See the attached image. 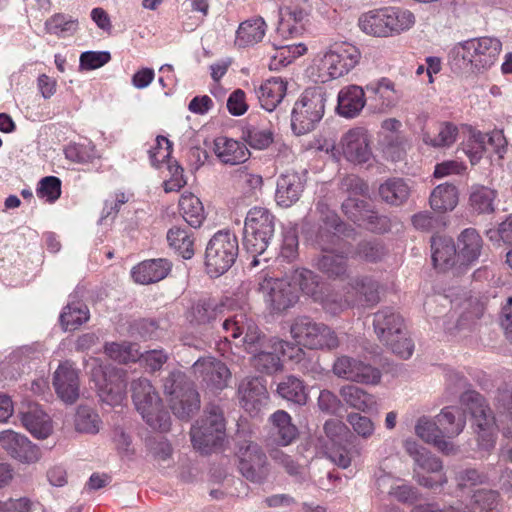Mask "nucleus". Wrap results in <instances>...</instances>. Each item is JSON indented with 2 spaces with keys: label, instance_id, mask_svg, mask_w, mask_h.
I'll use <instances>...</instances> for the list:
<instances>
[{
  "label": "nucleus",
  "instance_id": "1",
  "mask_svg": "<svg viewBox=\"0 0 512 512\" xmlns=\"http://www.w3.org/2000/svg\"><path fill=\"white\" fill-rule=\"evenodd\" d=\"M354 235V228L341 222L335 213H329L325 218V227L318 235L321 255L315 259V267L328 278L345 277L348 271V256L343 251L341 237L350 238Z\"/></svg>",
  "mask_w": 512,
  "mask_h": 512
},
{
  "label": "nucleus",
  "instance_id": "2",
  "mask_svg": "<svg viewBox=\"0 0 512 512\" xmlns=\"http://www.w3.org/2000/svg\"><path fill=\"white\" fill-rule=\"evenodd\" d=\"M504 397L509 401L507 405L508 413L502 416L499 424H497L491 409L480 393L469 390L462 393L460 397L461 405L469 411L477 426L479 446L485 450L494 447L499 427H501L505 441L512 439V399L508 393H505Z\"/></svg>",
  "mask_w": 512,
  "mask_h": 512
},
{
  "label": "nucleus",
  "instance_id": "3",
  "mask_svg": "<svg viewBox=\"0 0 512 512\" xmlns=\"http://www.w3.org/2000/svg\"><path fill=\"white\" fill-rule=\"evenodd\" d=\"M502 43L496 37L483 36L456 43L449 52L455 70L468 74H481L498 60Z\"/></svg>",
  "mask_w": 512,
  "mask_h": 512
},
{
  "label": "nucleus",
  "instance_id": "4",
  "mask_svg": "<svg viewBox=\"0 0 512 512\" xmlns=\"http://www.w3.org/2000/svg\"><path fill=\"white\" fill-rule=\"evenodd\" d=\"M276 217L265 207L255 206L247 212L244 221L243 246L252 256L250 267H257L267 258H261L275 233Z\"/></svg>",
  "mask_w": 512,
  "mask_h": 512
},
{
  "label": "nucleus",
  "instance_id": "5",
  "mask_svg": "<svg viewBox=\"0 0 512 512\" xmlns=\"http://www.w3.org/2000/svg\"><path fill=\"white\" fill-rule=\"evenodd\" d=\"M414 14L401 7L374 9L360 16L358 25L367 35L389 37L408 31L415 24Z\"/></svg>",
  "mask_w": 512,
  "mask_h": 512
},
{
  "label": "nucleus",
  "instance_id": "6",
  "mask_svg": "<svg viewBox=\"0 0 512 512\" xmlns=\"http://www.w3.org/2000/svg\"><path fill=\"white\" fill-rule=\"evenodd\" d=\"M374 331L385 346L400 358L407 359L413 353L412 341L406 337L402 316L391 307H385L373 315Z\"/></svg>",
  "mask_w": 512,
  "mask_h": 512
},
{
  "label": "nucleus",
  "instance_id": "7",
  "mask_svg": "<svg viewBox=\"0 0 512 512\" xmlns=\"http://www.w3.org/2000/svg\"><path fill=\"white\" fill-rule=\"evenodd\" d=\"M132 399L136 410L153 429L168 431L171 425L169 412L147 378H138L131 383Z\"/></svg>",
  "mask_w": 512,
  "mask_h": 512
},
{
  "label": "nucleus",
  "instance_id": "8",
  "mask_svg": "<svg viewBox=\"0 0 512 512\" xmlns=\"http://www.w3.org/2000/svg\"><path fill=\"white\" fill-rule=\"evenodd\" d=\"M326 94L322 87L306 89L294 104L291 114V128L296 135L314 130L325 112Z\"/></svg>",
  "mask_w": 512,
  "mask_h": 512
},
{
  "label": "nucleus",
  "instance_id": "9",
  "mask_svg": "<svg viewBox=\"0 0 512 512\" xmlns=\"http://www.w3.org/2000/svg\"><path fill=\"white\" fill-rule=\"evenodd\" d=\"M239 252L236 235L228 230L215 233L207 244L205 265L208 274L218 277L234 264Z\"/></svg>",
  "mask_w": 512,
  "mask_h": 512
},
{
  "label": "nucleus",
  "instance_id": "10",
  "mask_svg": "<svg viewBox=\"0 0 512 512\" xmlns=\"http://www.w3.org/2000/svg\"><path fill=\"white\" fill-rule=\"evenodd\" d=\"M87 366L101 401L110 406L121 404L127 388L126 371L103 367L98 359H92Z\"/></svg>",
  "mask_w": 512,
  "mask_h": 512
},
{
  "label": "nucleus",
  "instance_id": "11",
  "mask_svg": "<svg viewBox=\"0 0 512 512\" xmlns=\"http://www.w3.org/2000/svg\"><path fill=\"white\" fill-rule=\"evenodd\" d=\"M290 334L294 341L309 349H336L340 342L336 333L327 325L315 322L308 316L293 320Z\"/></svg>",
  "mask_w": 512,
  "mask_h": 512
},
{
  "label": "nucleus",
  "instance_id": "12",
  "mask_svg": "<svg viewBox=\"0 0 512 512\" xmlns=\"http://www.w3.org/2000/svg\"><path fill=\"white\" fill-rule=\"evenodd\" d=\"M190 435L193 446L204 453L219 445L225 437V420L220 407L210 405L201 423L192 426Z\"/></svg>",
  "mask_w": 512,
  "mask_h": 512
},
{
  "label": "nucleus",
  "instance_id": "13",
  "mask_svg": "<svg viewBox=\"0 0 512 512\" xmlns=\"http://www.w3.org/2000/svg\"><path fill=\"white\" fill-rule=\"evenodd\" d=\"M222 328L226 335V340L239 339V343L250 353H256L269 343V339L263 335L254 321L244 313H237L232 317L225 319Z\"/></svg>",
  "mask_w": 512,
  "mask_h": 512
},
{
  "label": "nucleus",
  "instance_id": "14",
  "mask_svg": "<svg viewBox=\"0 0 512 512\" xmlns=\"http://www.w3.org/2000/svg\"><path fill=\"white\" fill-rule=\"evenodd\" d=\"M238 470L250 482L263 483L270 472V465L263 449L255 442H239L236 453Z\"/></svg>",
  "mask_w": 512,
  "mask_h": 512
},
{
  "label": "nucleus",
  "instance_id": "15",
  "mask_svg": "<svg viewBox=\"0 0 512 512\" xmlns=\"http://www.w3.org/2000/svg\"><path fill=\"white\" fill-rule=\"evenodd\" d=\"M361 57L358 48L347 42L332 44L322 55L319 69L337 79L352 70Z\"/></svg>",
  "mask_w": 512,
  "mask_h": 512
},
{
  "label": "nucleus",
  "instance_id": "16",
  "mask_svg": "<svg viewBox=\"0 0 512 512\" xmlns=\"http://www.w3.org/2000/svg\"><path fill=\"white\" fill-rule=\"evenodd\" d=\"M259 291L262 292L266 304L275 312L285 311L298 301V293L290 279L264 277L259 282Z\"/></svg>",
  "mask_w": 512,
  "mask_h": 512
},
{
  "label": "nucleus",
  "instance_id": "17",
  "mask_svg": "<svg viewBox=\"0 0 512 512\" xmlns=\"http://www.w3.org/2000/svg\"><path fill=\"white\" fill-rule=\"evenodd\" d=\"M332 372L338 378L366 384H376L381 378V373L377 368L348 355H340L335 358Z\"/></svg>",
  "mask_w": 512,
  "mask_h": 512
},
{
  "label": "nucleus",
  "instance_id": "18",
  "mask_svg": "<svg viewBox=\"0 0 512 512\" xmlns=\"http://www.w3.org/2000/svg\"><path fill=\"white\" fill-rule=\"evenodd\" d=\"M192 371L197 379H200L212 390H222L228 385L231 373L228 367L214 357L198 359L192 366Z\"/></svg>",
  "mask_w": 512,
  "mask_h": 512
},
{
  "label": "nucleus",
  "instance_id": "19",
  "mask_svg": "<svg viewBox=\"0 0 512 512\" xmlns=\"http://www.w3.org/2000/svg\"><path fill=\"white\" fill-rule=\"evenodd\" d=\"M342 210L351 221L359 226H365L375 232L386 230V218L378 216L371 206L362 199L348 196L342 203Z\"/></svg>",
  "mask_w": 512,
  "mask_h": 512
},
{
  "label": "nucleus",
  "instance_id": "20",
  "mask_svg": "<svg viewBox=\"0 0 512 512\" xmlns=\"http://www.w3.org/2000/svg\"><path fill=\"white\" fill-rule=\"evenodd\" d=\"M57 396L66 404H74L80 395L79 371L70 361L59 364L53 375Z\"/></svg>",
  "mask_w": 512,
  "mask_h": 512
},
{
  "label": "nucleus",
  "instance_id": "21",
  "mask_svg": "<svg viewBox=\"0 0 512 512\" xmlns=\"http://www.w3.org/2000/svg\"><path fill=\"white\" fill-rule=\"evenodd\" d=\"M0 445L11 457L21 462L33 463L40 458L39 449L25 435L10 429L0 432Z\"/></svg>",
  "mask_w": 512,
  "mask_h": 512
},
{
  "label": "nucleus",
  "instance_id": "22",
  "mask_svg": "<svg viewBox=\"0 0 512 512\" xmlns=\"http://www.w3.org/2000/svg\"><path fill=\"white\" fill-rule=\"evenodd\" d=\"M344 157L353 163H366L371 158L367 131L357 127L346 132L341 139Z\"/></svg>",
  "mask_w": 512,
  "mask_h": 512
},
{
  "label": "nucleus",
  "instance_id": "23",
  "mask_svg": "<svg viewBox=\"0 0 512 512\" xmlns=\"http://www.w3.org/2000/svg\"><path fill=\"white\" fill-rule=\"evenodd\" d=\"M376 488L379 494L387 495L402 504L412 505L419 499L416 487L389 474H382L377 477Z\"/></svg>",
  "mask_w": 512,
  "mask_h": 512
},
{
  "label": "nucleus",
  "instance_id": "24",
  "mask_svg": "<svg viewBox=\"0 0 512 512\" xmlns=\"http://www.w3.org/2000/svg\"><path fill=\"white\" fill-rule=\"evenodd\" d=\"M285 346L288 343L277 339L269 338V343L258 352L252 354V365L260 372L273 374L281 369L280 355L285 353Z\"/></svg>",
  "mask_w": 512,
  "mask_h": 512
},
{
  "label": "nucleus",
  "instance_id": "25",
  "mask_svg": "<svg viewBox=\"0 0 512 512\" xmlns=\"http://www.w3.org/2000/svg\"><path fill=\"white\" fill-rule=\"evenodd\" d=\"M19 415L23 426L34 437L45 439L52 433V421L37 403H28L23 406Z\"/></svg>",
  "mask_w": 512,
  "mask_h": 512
},
{
  "label": "nucleus",
  "instance_id": "26",
  "mask_svg": "<svg viewBox=\"0 0 512 512\" xmlns=\"http://www.w3.org/2000/svg\"><path fill=\"white\" fill-rule=\"evenodd\" d=\"M304 189L303 181L296 172H286L277 179L276 203L281 207H290L296 203Z\"/></svg>",
  "mask_w": 512,
  "mask_h": 512
},
{
  "label": "nucleus",
  "instance_id": "27",
  "mask_svg": "<svg viewBox=\"0 0 512 512\" xmlns=\"http://www.w3.org/2000/svg\"><path fill=\"white\" fill-rule=\"evenodd\" d=\"M213 151L219 161L225 165L242 164L250 157V151L244 143L224 136L214 140Z\"/></svg>",
  "mask_w": 512,
  "mask_h": 512
},
{
  "label": "nucleus",
  "instance_id": "28",
  "mask_svg": "<svg viewBox=\"0 0 512 512\" xmlns=\"http://www.w3.org/2000/svg\"><path fill=\"white\" fill-rule=\"evenodd\" d=\"M238 393L242 406L253 411L267 403L268 392L264 381L259 377H247L239 385Z\"/></svg>",
  "mask_w": 512,
  "mask_h": 512
},
{
  "label": "nucleus",
  "instance_id": "29",
  "mask_svg": "<svg viewBox=\"0 0 512 512\" xmlns=\"http://www.w3.org/2000/svg\"><path fill=\"white\" fill-rule=\"evenodd\" d=\"M285 10L288 18L281 20L278 31L282 34L287 32L291 36L302 33L312 10L308 0H297L286 6Z\"/></svg>",
  "mask_w": 512,
  "mask_h": 512
},
{
  "label": "nucleus",
  "instance_id": "30",
  "mask_svg": "<svg viewBox=\"0 0 512 512\" xmlns=\"http://www.w3.org/2000/svg\"><path fill=\"white\" fill-rule=\"evenodd\" d=\"M366 90L374 95V109L378 112H386L395 107L401 97L400 92L395 88V84L387 78L368 84Z\"/></svg>",
  "mask_w": 512,
  "mask_h": 512
},
{
  "label": "nucleus",
  "instance_id": "31",
  "mask_svg": "<svg viewBox=\"0 0 512 512\" xmlns=\"http://www.w3.org/2000/svg\"><path fill=\"white\" fill-rule=\"evenodd\" d=\"M171 270V263L166 259L146 260L135 266L132 277L140 284H150L164 279Z\"/></svg>",
  "mask_w": 512,
  "mask_h": 512
},
{
  "label": "nucleus",
  "instance_id": "32",
  "mask_svg": "<svg viewBox=\"0 0 512 512\" xmlns=\"http://www.w3.org/2000/svg\"><path fill=\"white\" fill-rule=\"evenodd\" d=\"M366 103L363 88L356 85L344 87L338 94L337 111L346 118L356 117Z\"/></svg>",
  "mask_w": 512,
  "mask_h": 512
},
{
  "label": "nucleus",
  "instance_id": "33",
  "mask_svg": "<svg viewBox=\"0 0 512 512\" xmlns=\"http://www.w3.org/2000/svg\"><path fill=\"white\" fill-rule=\"evenodd\" d=\"M498 193L495 189L481 184L469 188V208L477 215H489L495 212Z\"/></svg>",
  "mask_w": 512,
  "mask_h": 512
},
{
  "label": "nucleus",
  "instance_id": "34",
  "mask_svg": "<svg viewBox=\"0 0 512 512\" xmlns=\"http://www.w3.org/2000/svg\"><path fill=\"white\" fill-rule=\"evenodd\" d=\"M286 83L281 78H271L256 90L260 105L265 110L273 111L286 95Z\"/></svg>",
  "mask_w": 512,
  "mask_h": 512
},
{
  "label": "nucleus",
  "instance_id": "35",
  "mask_svg": "<svg viewBox=\"0 0 512 512\" xmlns=\"http://www.w3.org/2000/svg\"><path fill=\"white\" fill-rule=\"evenodd\" d=\"M415 432L418 437L427 443L434 444L443 453L451 454L454 451L452 443L443 438L437 420L421 417L415 426Z\"/></svg>",
  "mask_w": 512,
  "mask_h": 512
},
{
  "label": "nucleus",
  "instance_id": "36",
  "mask_svg": "<svg viewBox=\"0 0 512 512\" xmlns=\"http://www.w3.org/2000/svg\"><path fill=\"white\" fill-rule=\"evenodd\" d=\"M432 261L436 268L445 270L454 265L457 249L449 237L434 236L431 239Z\"/></svg>",
  "mask_w": 512,
  "mask_h": 512
},
{
  "label": "nucleus",
  "instance_id": "37",
  "mask_svg": "<svg viewBox=\"0 0 512 512\" xmlns=\"http://www.w3.org/2000/svg\"><path fill=\"white\" fill-rule=\"evenodd\" d=\"M170 408L179 419H189L200 408V397L195 388H188L169 398Z\"/></svg>",
  "mask_w": 512,
  "mask_h": 512
},
{
  "label": "nucleus",
  "instance_id": "38",
  "mask_svg": "<svg viewBox=\"0 0 512 512\" xmlns=\"http://www.w3.org/2000/svg\"><path fill=\"white\" fill-rule=\"evenodd\" d=\"M443 438L455 437L459 435L465 425V413L458 407H445L436 416Z\"/></svg>",
  "mask_w": 512,
  "mask_h": 512
},
{
  "label": "nucleus",
  "instance_id": "39",
  "mask_svg": "<svg viewBox=\"0 0 512 512\" xmlns=\"http://www.w3.org/2000/svg\"><path fill=\"white\" fill-rule=\"evenodd\" d=\"M289 279L293 287L298 286L299 289L314 301L322 299V290L319 277L311 270L305 268H297L292 271Z\"/></svg>",
  "mask_w": 512,
  "mask_h": 512
},
{
  "label": "nucleus",
  "instance_id": "40",
  "mask_svg": "<svg viewBox=\"0 0 512 512\" xmlns=\"http://www.w3.org/2000/svg\"><path fill=\"white\" fill-rule=\"evenodd\" d=\"M266 32V23L262 18L242 22L237 31L235 45L240 48L253 46L260 42Z\"/></svg>",
  "mask_w": 512,
  "mask_h": 512
},
{
  "label": "nucleus",
  "instance_id": "41",
  "mask_svg": "<svg viewBox=\"0 0 512 512\" xmlns=\"http://www.w3.org/2000/svg\"><path fill=\"white\" fill-rule=\"evenodd\" d=\"M404 448L409 456L414 460L415 468H420L428 473H439L443 465L439 458L432 455L425 448L421 447L414 440H406Z\"/></svg>",
  "mask_w": 512,
  "mask_h": 512
},
{
  "label": "nucleus",
  "instance_id": "42",
  "mask_svg": "<svg viewBox=\"0 0 512 512\" xmlns=\"http://www.w3.org/2000/svg\"><path fill=\"white\" fill-rule=\"evenodd\" d=\"M457 258L472 263L478 259L482 249V238L473 228L465 229L458 237Z\"/></svg>",
  "mask_w": 512,
  "mask_h": 512
},
{
  "label": "nucleus",
  "instance_id": "43",
  "mask_svg": "<svg viewBox=\"0 0 512 512\" xmlns=\"http://www.w3.org/2000/svg\"><path fill=\"white\" fill-rule=\"evenodd\" d=\"M458 204V189L451 183L436 186L430 195V205L434 211L453 210Z\"/></svg>",
  "mask_w": 512,
  "mask_h": 512
},
{
  "label": "nucleus",
  "instance_id": "44",
  "mask_svg": "<svg viewBox=\"0 0 512 512\" xmlns=\"http://www.w3.org/2000/svg\"><path fill=\"white\" fill-rule=\"evenodd\" d=\"M458 127L451 122H442L437 126L435 133L424 132L422 141L433 148H448L458 137Z\"/></svg>",
  "mask_w": 512,
  "mask_h": 512
},
{
  "label": "nucleus",
  "instance_id": "45",
  "mask_svg": "<svg viewBox=\"0 0 512 512\" xmlns=\"http://www.w3.org/2000/svg\"><path fill=\"white\" fill-rule=\"evenodd\" d=\"M340 396L351 408L362 412H368L376 405L374 396L354 385L343 386L340 389Z\"/></svg>",
  "mask_w": 512,
  "mask_h": 512
},
{
  "label": "nucleus",
  "instance_id": "46",
  "mask_svg": "<svg viewBox=\"0 0 512 512\" xmlns=\"http://www.w3.org/2000/svg\"><path fill=\"white\" fill-rule=\"evenodd\" d=\"M179 207L184 220L194 228L200 227L205 219L204 207L198 197L193 194L182 195Z\"/></svg>",
  "mask_w": 512,
  "mask_h": 512
},
{
  "label": "nucleus",
  "instance_id": "47",
  "mask_svg": "<svg viewBox=\"0 0 512 512\" xmlns=\"http://www.w3.org/2000/svg\"><path fill=\"white\" fill-rule=\"evenodd\" d=\"M167 241L170 247L184 259H190L194 255V239L189 230L172 227L167 232Z\"/></svg>",
  "mask_w": 512,
  "mask_h": 512
},
{
  "label": "nucleus",
  "instance_id": "48",
  "mask_svg": "<svg viewBox=\"0 0 512 512\" xmlns=\"http://www.w3.org/2000/svg\"><path fill=\"white\" fill-rule=\"evenodd\" d=\"M278 395L292 403L305 405L308 399L303 382L295 376H287L277 386Z\"/></svg>",
  "mask_w": 512,
  "mask_h": 512
},
{
  "label": "nucleus",
  "instance_id": "49",
  "mask_svg": "<svg viewBox=\"0 0 512 512\" xmlns=\"http://www.w3.org/2000/svg\"><path fill=\"white\" fill-rule=\"evenodd\" d=\"M75 430L85 434H97L102 426L98 413L91 407L80 405L74 418Z\"/></svg>",
  "mask_w": 512,
  "mask_h": 512
},
{
  "label": "nucleus",
  "instance_id": "50",
  "mask_svg": "<svg viewBox=\"0 0 512 512\" xmlns=\"http://www.w3.org/2000/svg\"><path fill=\"white\" fill-rule=\"evenodd\" d=\"M217 305L209 299L194 302L187 311V320L192 325H206L217 317Z\"/></svg>",
  "mask_w": 512,
  "mask_h": 512
},
{
  "label": "nucleus",
  "instance_id": "51",
  "mask_svg": "<svg viewBox=\"0 0 512 512\" xmlns=\"http://www.w3.org/2000/svg\"><path fill=\"white\" fill-rule=\"evenodd\" d=\"M349 285L365 304L373 306L379 302L380 286L372 277L358 276L352 279Z\"/></svg>",
  "mask_w": 512,
  "mask_h": 512
},
{
  "label": "nucleus",
  "instance_id": "52",
  "mask_svg": "<svg viewBox=\"0 0 512 512\" xmlns=\"http://www.w3.org/2000/svg\"><path fill=\"white\" fill-rule=\"evenodd\" d=\"M89 319V311L81 302H69L60 314V323L67 330H75Z\"/></svg>",
  "mask_w": 512,
  "mask_h": 512
},
{
  "label": "nucleus",
  "instance_id": "53",
  "mask_svg": "<svg viewBox=\"0 0 512 512\" xmlns=\"http://www.w3.org/2000/svg\"><path fill=\"white\" fill-rule=\"evenodd\" d=\"M379 195L389 204L400 205L408 198L409 187L400 178L389 179L379 187Z\"/></svg>",
  "mask_w": 512,
  "mask_h": 512
},
{
  "label": "nucleus",
  "instance_id": "54",
  "mask_svg": "<svg viewBox=\"0 0 512 512\" xmlns=\"http://www.w3.org/2000/svg\"><path fill=\"white\" fill-rule=\"evenodd\" d=\"M275 54L271 56L269 67L271 70H279L287 66L296 58L305 54L307 48L304 44H286L275 47Z\"/></svg>",
  "mask_w": 512,
  "mask_h": 512
},
{
  "label": "nucleus",
  "instance_id": "55",
  "mask_svg": "<svg viewBox=\"0 0 512 512\" xmlns=\"http://www.w3.org/2000/svg\"><path fill=\"white\" fill-rule=\"evenodd\" d=\"M271 420L281 445H288L296 438L297 428L291 423V417L287 412L278 410L272 414Z\"/></svg>",
  "mask_w": 512,
  "mask_h": 512
},
{
  "label": "nucleus",
  "instance_id": "56",
  "mask_svg": "<svg viewBox=\"0 0 512 512\" xmlns=\"http://www.w3.org/2000/svg\"><path fill=\"white\" fill-rule=\"evenodd\" d=\"M105 353L113 360L120 363L136 362L140 359L141 352L138 345L130 342H112L105 345Z\"/></svg>",
  "mask_w": 512,
  "mask_h": 512
},
{
  "label": "nucleus",
  "instance_id": "57",
  "mask_svg": "<svg viewBox=\"0 0 512 512\" xmlns=\"http://www.w3.org/2000/svg\"><path fill=\"white\" fill-rule=\"evenodd\" d=\"M385 254L386 250L384 246L376 239L359 242L351 252L352 258L366 262L380 261Z\"/></svg>",
  "mask_w": 512,
  "mask_h": 512
},
{
  "label": "nucleus",
  "instance_id": "58",
  "mask_svg": "<svg viewBox=\"0 0 512 512\" xmlns=\"http://www.w3.org/2000/svg\"><path fill=\"white\" fill-rule=\"evenodd\" d=\"M45 29L50 34L66 37L77 31L78 21L70 16L58 13L46 20Z\"/></svg>",
  "mask_w": 512,
  "mask_h": 512
},
{
  "label": "nucleus",
  "instance_id": "59",
  "mask_svg": "<svg viewBox=\"0 0 512 512\" xmlns=\"http://www.w3.org/2000/svg\"><path fill=\"white\" fill-rule=\"evenodd\" d=\"M486 150V136L476 130L470 132L469 139L464 146V152L470 159L471 164H476Z\"/></svg>",
  "mask_w": 512,
  "mask_h": 512
},
{
  "label": "nucleus",
  "instance_id": "60",
  "mask_svg": "<svg viewBox=\"0 0 512 512\" xmlns=\"http://www.w3.org/2000/svg\"><path fill=\"white\" fill-rule=\"evenodd\" d=\"M188 388H194L186 375L181 371H172L164 379L163 389L166 395L171 398Z\"/></svg>",
  "mask_w": 512,
  "mask_h": 512
},
{
  "label": "nucleus",
  "instance_id": "61",
  "mask_svg": "<svg viewBox=\"0 0 512 512\" xmlns=\"http://www.w3.org/2000/svg\"><path fill=\"white\" fill-rule=\"evenodd\" d=\"M245 141L254 149H266L273 142V132L268 128L251 127L244 136Z\"/></svg>",
  "mask_w": 512,
  "mask_h": 512
},
{
  "label": "nucleus",
  "instance_id": "62",
  "mask_svg": "<svg viewBox=\"0 0 512 512\" xmlns=\"http://www.w3.org/2000/svg\"><path fill=\"white\" fill-rule=\"evenodd\" d=\"M412 223L416 229L426 232L439 231L446 225L443 216H433L427 211L415 214Z\"/></svg>",
  "mask_w": 512,
  "mask_h": 512
},
{
  "label": "nucleus",
  "instance_id": "63",
  "mask_svg": "<svg viewBox=\"0 0 512 512\" xmlns=\"http://www.w3.org/2000/svg\"><path fill=\"white\" fill-rule=\"evenodd\" d=\"M347 422L353 431L363 439H369L374 434L375 425L367 416L352 412L347 415Z\"/></svg>",
  "mask_w": 512,
  "mask_h": 512
},
{
  "label": "nucleus",
  "instance_id": "64",
  "mask_svg": "<svg viewBox=\"0 0 512 512\" xmlns=\"http://www.w3.org/2000/svg\"><path fill=\"white\" fill-rule=\"evenodd\" d=\"M37 195L50 202L56 201L61 195V180L55 176L42 178L37 188Z\"/></svg>",
  "mask_w": 512,
  "mask_h": 512
}]
</instances>
